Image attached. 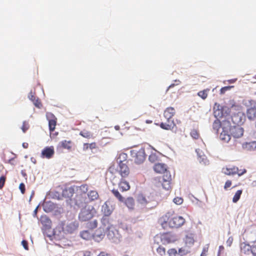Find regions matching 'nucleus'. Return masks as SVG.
I'll list each match as a JSON object with an SVG mask.
<instances>
[{
  "instance_id": "obj_1",
  "label": "nucleus",
  "mask_w": 256,
  "mask_h": 256,
  "mask_svg": "<svg viewBox=\"0 0 256 256\" xmlns=\"http://www.w3.org/2000/svg\"><path fill=\"white\" fill-rule=\"evenodd\" d=\"M242 109L240 105L232 102L230 108L227 106H222L220 104L215 102L213 107L214 114L216 118H220L230 114L232 110L240 111Z\"/></svg>"
},
{
  "instance_id": "obj_2",
  "label": "nucleus",
  "mask_w": 256,
  "mask_h": 256,
  "mask_svg": "<svg viewBox=\"0 0 256 256\" xmlns=\"http://www.w3.org/2000/svg\"><path fill=\"white\" fill-rule=\"evenodd\" d=\"M163 222L162 226L164 227L168 224L170 227L172 228H178L182 226L185 222V220L181 216H177L167 213L162 218Z\"/></svg>"
},
{
  "instance_id": "obj_3",
  "label": "nucleus",
  "mask_w": 256,
  "mask_h": 256,
  "mask_svg": "<svg viewBox=\"0 0 256 256\" xmlns=\"http://www.w3.org/2000/svg\"><path fill=\"white\" fill-rule=\"evenodd\" d=\"M176 114V110L172 107L167 108L164 111V116L166 120V122H162L160 124V127L166 130H171L176 126L174 120L173 116Z\"/></svg>"
},
{
  "instance_id": "obj_4",
  "label": "nucleus",
  "mask_w": 256,
  "mask_h": 256,
  "mask_svg": "<svg viewBox=\"0 0 256 256\" xmlns=\"http://www.w3.org/2000/svg\"><path fill=\"white\" fill-rule=\"evenodd\" d=\"M96 212V210L93 206L86 205L81 210L78 214V219L82 222L88 221L93 218Z\"/></svg>"
},
{
  "instance_id": "obj_5",
  "label": "nucleus",
  "mask_w": 256,
  "mask_h": 256,
  "mask_svg": "<svg viewBox=\"0 0 256 256\" xmlns=\"http://www.w3.org/2000/svg\"><path fill=\"white\" fill-rule=\"evenodd\" d=\"M74 193V189L72 188H65L58 186L56 188V190L54 192L53 197L60 199L62 197L70 198Z\"/></svg>"
},
{
  "instance_id": "obj_6",
  "label": "nucleus",
  "mask_w": 256,
  "mask_h": 256,
  "mask_svg": "<svg viewBox=\"0 0 256 256\" xmlns=\"http://www.w3.org/2000/svg\"><path fill=\"white\" fill-rule=\"evenodd\" d=\"M112 192L114 196L118 199L120 202H124L126 206L130 209H134V200L132 198H128L125 200H124V198L120 194L118 190L113 189L112 190Z\"/></svg>"
},
{
  "instance_id": "obj_7",
  "label": "nucleus",
  "mask_w": 256,
  "mask_h": 256,
  "mask_svg": "<svg viewBox=\"0 0 256 256\" xmlns=\"http://www.w3.org/2000/svg\"><path fill=\"white\" fill-rule=\"evenodd\" d=\"M160 240L162 244L166 245L176 242L177 240V238L173 234L166 232L157 235L155 237V240Z\"/></svg>"
},
{
  "instance_id": "obj_8",
  "label": "nucleus",
  "mask_w": 256,
  "mask_h": 256,
  "mask_svg": "<svg viewBox=\"0 0 256 256\" xmlns=\"http://www.w3.org/2000/svg\"><path fill=\"white\" fill-rule=\"evenodd\" d=\"M102 228H104L107 230V235L109 238H112L114 235L112 229L114 227L110 223V220L108 216H104L102 218Z\"/></svg>"
},
{
  "instance_id": "obj_9",
  "label": "nucleus",
  "mask_w": 256,
  "mask_h": 256,
  "mask_svg": "<svg viewBox=\"0 0 256 256\" xmlns=\"http://www.w3.org/2000/svg\"><path fill=\"white\" fill-rule=\"evenodd\" d=\"M118 170L122 178L128 177L130 174V168L124 161H120L119 162Z\"/></svg>"
},
{
  "instance_id": "obj_10",
  "label": "nucleus",
  "mask_w": 256,
  "mask_h": 256,
  "mask_svg": "<svg viewBox=\"0 0 256 256\" xmlns=\"http://www.w3.org/2000/svg\"><path fill=\"white\" fill-rule=\"evenodd\" d=\"M250 108L247 109L246 116L250 120H254L256 118V101L251 100L248 101Z\"/></svg>"
},
{
  "instance_id": "obj_11",
  "label": "nucleus",
  "mask_w": 256,
  "mask_h": 256,
  "mask_svg": "<svg viewBox=\"0 0 256 256\" xmlns=\"http://www.w3.org/2000/svg\"><path fill=\"white\" fill-rule=\"evenodd\" d=\"M132 154L136 163L141 164L146 159V155L144 148H141L137 151L134 150Z\"/></svg>"
},
{
  "instance_id": "obj_12",
  "label": "nucleus",
  "mask_w": 256,
  "mask_h": 256,
  "mask_svg": "<svg viewBox=\"0 0 256 256\" xmlns=\"http://www.w3.org/2000/svg\"><path fill=\"white\" fill-rule=\"evenodd\" d=\"M223 170L224 174L228 176L234 175L236 174H238V176H242L246 172L245 169L242 170H239L238 168L235 166L230 168H224Z\"/></svg>"
},
{
  "instance_id": "obj_13",
  "label": "nucleus",
  "mask_w": 256,
  "mask_h": 256,
  "mask_svg": "<svg viewBox=\"0 0 256 256\" xmlns=\"http://www.w3.org/2000/svg\"><path fill=\"white\" fill-rule=\"evenodd\" d=\"M183 241L184 242V245L190 249V248L194 246L195 242L194 234H187L184 238Z\"/></svg>"
},
{
  "instance_id": "obj_14",
  "label": "nucleus",
  "mask_w": 256,
  "mask_h": 256,
  "mask_svg": "<svg viewBox=\"0 0 256 256\" xmlns=\"http://www.w3.org/2000/svg\"><path fill=\"white\" fill-rule=\"evenodd\" d=\"M106 232H107L106 230L100 226L93 234V238L96 240L100 241L104 238Z\"/></svg>"
},
{
  "instance_id": "obj_15",
  "label": "nucleus",
  "mask_w": 256,
  "mask_h": 256,
  "mask_svg": "<svg viewBox=\"0 0 256 256\" xmlns=\"http://www.w3.org/2000/svg\"><path fill=\"white\" fill-rule=\"evenodd\" d=\"M40 222L42 225V230L45 236H48L47 230H48V217L46 216H42L40 220Z\"/></svg>"
},
{
  "instance_id": "obj_16",
  "label": "nucleus",
  "mask_w": 256,
  "mask_h": 256,
  "mask_svg": "<svg viewBox=\"0 0 256 256\" xmlns=\"http://www.w3.org/2000/svg\"><path fill=\"white\" fill-rule=\"evenodd\" d=\"M230 134L235 138H239L243 136L244 129L240 126H234L231 129Z\"/></svg>"
},
{
  "instance_id": "obj_17",
  "label": "nucleus",
  "mask_w": 256,
  "mask_h": 256,
  "mask_svg": "<svg viewBox=\"0 0 256 256\" xmlns=\"http://www.w3.org/2000/svg\"><path fill=\"white\" fill-rule=\"evenodd\" d=\"M172 180V177L170 174H168L166 172L163 176L162 186L166 190H168L170 188V181Z\"/></svg>"
},
{
  "instance_id": "obj_18",
  "label": "nucleus",
  "mask_w": 256,
  "mask_h": 256,
  "mask_svg": "<svg viewBox=\"0 0 256 256\" xmlns=\"http://www.w3.org/2000/svg\"><path fill=\"white\" fill-rule=\"evenodd\" d=\"M86 200L87 198L84 194H78L74 198L75 204L79 207L82 206L84 204L87 202Z\"/></svg>"
},
{
  "instance_id": "obj_19",
  "label": "nucleus",
  "mask_w": 256,
  "mask_h": 256,
  "mask_svg": "<svg viewBox=\"0 0 256 256\" xmlns=\"http://www.w3.org/2000/svg\"><path fill=\"white\" fill-rule=\"evenodd\" d=\"M56 122V118L53 114H49V130L50 132L54 131Z\"/></svg>"
},
{
  "instance_id": "obj_20",
  "label": "nucleus",
  "mask_w": 256,
  "mask_h": 256,
  "mask_svg": "<svg viewBox=\"0 0 256 256\" xmlns=\"http://www.w3.org/2000/svg\"><path fill=\"white\" fill-rule=\"evenodd\" d=\"M130 185L129 183L122 178L121 180L118 183V188L122 192L128 191L130 189Z\"/></svg>"
},
{
  "instance_id": "obj_21",
  "label": "nucleus",
  "mask_w": 256,
  "mask_h": 256,
  "mask_svg": "<svg viewBox=\"0 0 256 256\" xmlns=\"http://www.w3.org/2000/svg\"><path fill=\"white\" fill-rule=\"evenodd\" d=\"M154 170L157 173H164L166 172L167 166L164 164L158 163L154 164Z\"/></svg>"
},
{
  "instance_id": "obj_22",
  "label": "nucleus",
  "mask_w": 256,
  "mask_h": 256,
  "mask_svg": "<svg viewBox=\"0 0 256 256\" xmlns=\"http://www.w3.org/2000/svg\"><path fill=\"white\" fill-rule=\"evenodd\" d=\"M28 98L36 107L40 108V106H42L41 102H40L38 98L36 97V92H33L32 90H31L28 94Z\"/></svg>"
},
{
  "instance_id": "obj_23",
  "label": "nucleus",
  "mask_w": 256,
  "mask_h": 256,
  "mask_svg": "<svg viewBox=\"0 0 256 256\" xmlns=\"http://www.w3.org/2000/svg\"><path fill=\"white\" fill-rule=\"evenodd\" d=\"M78 223L77 221L75 220L68 224L66 227V230L68 232L72 233L78 228Z\"/></svg>"
},
{
  "instance_id": "obj_24",
  "label": "nucleus",
  "mask_w": 256,
  "mask_h": 256,
  "mask_svg": "<svg viewBox=\"0 0 256 256\" xmlns=\"http://www.w3.org/2000/svg\"><path fill=\"white\" fill-rule=\"evenodd\" d=\"M102 210L104 213V216H108L112 214L113 209L109 206L108 202H106L102 206Z\"/></svg>"
},
{
  "instance_id": "obj_25",
  "label": "nucleus",
  "mask_w": 256,
  "mask_h": 256,
  "mask_svg": "<svg viewBox=\"0 0 256 256\" xmlns=\"http://www.w3.org/2000/svg\"><path fill=\"white\" fill-rule=\"evenodd\" d=\"M232 126H230V123L228 120H223L222 122V131L228 132H231Z\"/></svg>"
},
{
  "instance_id": "obj_26",
  "label": "nucleus",
  "mask_w": 256,
  "mask_h": 256,
  "mask_svg": "<svg viewBox=\"0 0 256 256\" xmlns=\"http://www.w3.org/2000/svg\"><path fill=\"white\" fill-rule=\"evenodd\" d=\"M230 132H225L224 131H222L220 133V138L221 140H223L224 142H228L230 140Z\"/></svg>"
},
{
  "instance_id": "obj_27",
  "label": "nucleus",
  "mask_w": 256,
  "mask_h": 256,
  "mask_svg": "<svg viewBox=\"0 0 256 256\" xmlns=\"http://www.w3.org/2000/svg\"><path fill=\"white\" fill-rule=\"evenodd\" d=\"M88 198L90 201H94L98 199L99 196L96 190H90L88 194Z\"/></svg>"
},
{
  "instance_id": "obj_28",
  "label": "nucleus",
  "mask_w": 256,
  "mask_h": 256,
  "mask_svg": "<svg viewBox=\"0 0 256 256\" xmlns=\"http://www.w3.org/2000/svg\"><path fill=\"white\" fill-rule=\"evenodd\" d=\"M98 148L96 143L95 142H92L90 144L84 143L83 144V150L84 151H86L88 149L93 150L96 148Z\"/></svg>"
},
{
  "instance_id": "obj_29",
  "label": "nucleus",
  "mask_w": 256,
  "mask_h": 256,
  "mask_svg": "<svg viewBox=\"0 0 256 256\" xmlns=\"http://www.w3.org/2000/svg\"><path fill=\"white\" fill-rule=\"evenodd\" d=\"M80 236L84 240H88L93 236V234L90 232L88 230H83L80 233Z\"/></svg>"
},
{
  "instance_id": "obj_30",
  "label": "nucleus",
  "mask_w": 256,
  "mask_h": 256,
  "mask_svg": "<svg viewBox=\"0 0 256 256\" xmlns=\"http://www.w3.org/2000/svg\"><path fill=\"white\" fill-rule=\"evenodd\" d=\"M61 146L65 149L70 150L72 146V142L70 140H63L60 142Z\"/></svg>"
},
{
  "instance_id": "obj_31",
  "label": "nucleus",
  "mask_w": 256,
  "mask_h": 256,
  "mask_svg": "<svg viewBox=\"0 0 256 256\" xmlns=\"http://www.w3.org/2000/svg\"><path fill=\"white\" fill-rule=\"evenodd\" d=\"M189 252H190V249L184 245V246L178 249V254L182 256L187 254Z\"/></svg>"
},
{
  "instance_id": "obj_32",
  "label": "nucleus",
  "mask_w": 256,
  "mask_h": 256,
  "mask_svg": "<svg viewBox=\"0 0 256 256\" xmlns=\"http://www.w3.org/2000/svg\"><path fill=\"white\" fill-rule=\"evenodd\" d=\"M80 134L84 138H93V134L90 131L84 130L80 132Z\"/></svg>"
},
{
  "instance_id": "obj_33",
  "label": "nucleus",
  "mask_w": 256,
  "mask_h": 256,
  "mask_svg": "<svg viewBox=\"0 0 256 256\" xmlns=\"http://www.w3.org/2000/svg\"><path fill=\"white\" fill-rule=\"evenodd\" d=\"M212 127L214 130L216 131V132H218L219 129L222 128V122L218 120V118H216V120L212 124Z\"/></svg>"
},
{
  "instance_id": "obj_34",
  "label": "nucleus",
  "mask_w": 256,
  "mask_h": 256,
  "mask_svg": "<svg viewBox=\"0 0 256 256\" xmlns=\"http://www.w3.org/2000/svg\"><path fill=\"white\" fill-rule=\"evenodd\" d=\"M210 91V89L206 88L203 90L200 91L198 93V95L200 97L202 100H205L208 96V92Z\"/></svg>"
},
{
  "instance_id": "obj_35",
  "label": "nucleus",
  "mask_w": 256,
  "mask_h": 256,
  "mask_svg": "<svg viewBox=\"0 0 256 256\" xmlns=\"http://www.w3.org/2000/svg\"><path fill=\"white\" fill-rule=\"evenodd\" d=\"M242 252L246 254L251 252V246L250 244H244L241 248Z\"/></svg>"
},
{
  "instance_id": "obj_36",
  "label": "nucleus",
  "mask_w": 256,
  "mask_h": 256,
  "mask_svg": "<svg viewBox=\"0 0 256 256\" xmlns=\"http://www.w3.org/2000/svg\"><path fill=\"white\" fill-rule=\"evenodd\" d=\"M242 190H238L235 193V194L234 195L233 198H232V202L234 203H236L238 202V200H240L241 194H242Z\"/></svg>"
},
{
  "instance_id": "obj_37",
  "label": "nucleus",
  "mask_w": 256,
  "mask_h": 256,
  "mask_svg": "<svg viewBox=\"0 0 256 256\" xmlns=\"http://www.w3.org/2000/svg\"><path fill=\"white\" fill-rule=\"evenodd\" d=\"M138 201L142 204H146L150 200H148L143 195H140L138 197Z\"/></svg>"
},
{
  "instance_id": "obj_38",
  "label": "nucleus",
  "mask_w": 256,
  "mask_h": 256,
  "mask_svg": "<svg viewBox=\"0 0 256 256\" xmlns=\"http://www.w3.org/2000/svg\"><path fill=\"white\" fill-rule=\"evenodd\" d=\"M156 252L160 256H163L166 254V248L162 246H159L156 248Z\"/></svg>"
},
{
  "instance_id": "obj_39",
  "label": "nucleus",
  "mask_w": 256,
  "mask_h": 256,
  "mask_svg": "<svg viewBox=\"0 0 256 256\" xmlns=\"http://www.w3.org/2000/svg\"><path fill=\"white\" fill-rule=\"evenodd\" d=\"M167 253L168 256H178V253L177 250L174 248H172L169 249Z\"/></svg>"
},
{
  "instance_id": "obj_40",
  "label": "nucleus",
  "mask_w": 256,
  "mask_h": 256,
  "mask_svg": "<svg viewBox=\"0 0 256 256\" xmlns=\"http://www.w3.org/2000/svg\"><path fill=\"white\" fill-rule=\"evenodd\" d=\"M191 136L194 139H198L200 136V134L196 130L193 129L190 132Z\"/></svg>"
},
{
  "instance_id": "obj_41",
  "label": "nucleus",
  "mask_w": 256,
  "mask_h": 256,
  "mask_svg": "<svg viewBox=\"0 0 256 256\" xmlns=\"http://www.w3.org/2000/svg\"><path fill=\"white\" fill-rule=\"evenodd\" d=\"M251 253L254 256H256V240L252 242L251 244Z\"/></svg>"
},
{
  "instance_id": "obj_42",
  "label": "nucleus",
  "mask_w": 256,
  "mask_h": 256,
  "mask_svg": "<svg viewBox=\"0 0 256 256\" xmlns=\"http://www.w3.org/2000/svg\"><path fill=\"white\" fill-rule=\"evenodd\" d=\"M30 128V125L28 124V122L27 121H24L22 123V126L21 128L23 132H26V130L29 129Z\"/></svg>"
},
{
  "instance_id": "obj_43",
  "label": "nucleus",
  "mask_w": 256,
  "mask_h": 256,
  "mask_svg": "<svg viewBox=\"0 0 256 256\" xmlns=\"http://www.w3.org/2000/svg\"><path fill=\"white\" fill-rule=\"evenodd\" d=\"M98 226V222L96 220H94L90 222L88 224V227L91 229H94Z\"/></svg>"
},
{
  "instance_id": "obj_44",
  "label": "nucleus",
  "mask_w": 256,
  "mask_h": 256,
  "mask_svg": "<svg viewBox=\"0 0 256 256\" xmlns=\"http://www.w3.org/2000/svg\"><path fill=\"white\" fill-rule=\"evenodd\" d=\"M41 157L42 158H48V147H46L42 151L41 154Z\"/></svg>"
},
{
  "instance_id": "obj_45",
  "label": "nucleus",
  "mask_w": 256,
  "mask_h": 256,
  "mask_svg": "<svg viewBox=\"0 0 256 256\" xmlns=\"http://www.w3.org/2000/svg\"><path fill=\"white\" fill-rule=\"evenodd\" d=\"M6 180V176H2L0 177V189H2L4 184Z\"/></svg>"
},
{
  "instance_id": "obj_46",
  "label": "nucleus",
  "mask_w": 256,
  "mask_h": 256,
  "mask_svg": "<svg viewBox=\"0 0 256 256\" xmlns=\"http://www.w3.org/2000/svg\"><path fill=\"white\" fill-rule=\"evenodd\" d=\"M183 198L180 197H176L174 198L173 202L176 204H180L183 202Z\"/></svg>"
},
{
  "instance_id": "obj_47",
  "label": "nucleus",
  "mask_w": 256,
  "mask_h": 256,
  "mask_svg": "<svg viewBox=\"0 0 256 256\" xmlns=\"http://www.w3.org/2000/svg\"><path fill=\"white\" fill-rule=\"evenodd\" d=\"M233 86H226L221 88L220 90V94H224L226 91L230 90Z\"/></svg>"
},
{
  "instance_id": "obj_48",
  "label": "nucleus",
  "mask_w": 256,
  "mask_h": 256,
  "mask_svg": "<svg viewBox=\"0 0 256 256\" xmlns=\"http://www.w3.org/2000/svg\"><path fill=\"white\" fill-rule=\"evenodd\" d=\"M208 250V246L207 245L203 248L200 256H206Z\"/></svg>"
},
{
  "instance_id": "obj_49",
  "label": "nucleus",
  "mask_w": 256,
  "mask_h": 256,
  "mask_svg": "<svg viewBox=\"0 0 256 256\" xmlns=\"http://www.w3.org/2000/svg\"><path fill=\"white\" fill-rule=\"evenodd\" d=\"M80 253L82 254V256H92L91 252L89 250L81 251Z\"/></svg>"
},
{
  "instance_id": "obj_50",
  "label": "nucleus",
  "mask_w": 256,
  "mask_h": 256,
  "mask_svg": "<svg viewBox=\"0 0 256 256\" xmlns=\"http://www.w3.org/2000/svg\"><path fill=\"white\" fill-rule=\"evenodd\" d=\"M232 184V181L230 180H228L224 184V189L225 190H227L228 188H230Z\"/></svg>"
},
{
  "instance_id": "obj_51",
  "label": "nucleus",
  "mask_w": 256,
  "mask_h": 256,
  "mask_svg": "<svg viewBox=\"0 0 256 256\" xmlns=\"http://www.w3.org/2000/svg\"><path fill=\"white\" fill-rule=\"evenodd\" d=\"M19 188L22 194L25 192V185L24 183H20V184Z\"/></svg>"
},
{
  "instance_id": "obj_52",
  "label": "nucleus",
  "mask_w": 256,
  "mask_h": 256,
  "mask_svg": "<svg viewBox=\"0 0 256 256\" xmlns=\"http://www.w3.org/2000/svg\"><path fill=\"white\" fill-rule=\"evenodd\" d=\"M45 203H46V202H44L42 204V205H40V204L38 206H36V209L34 210V214H36L38 208L39 207H42H42H43V208H44V210L45 212H47V210H46V208H45V205H44V204H45Z\"/></svg>"
},
{
  "instance_id": "obj_53",
  "label": "nucleus",
  "mask_w": 256,
  "mask_h": 256,
  "mask_svg": "<svg viewBox=\"0 0 256 256\" xmlns=\"http://www.w3.org/2000/svg\"><path fill=\"white\" fill-rule=\"evenodd\" d=\"M54 154V149L53 146H50L49 147L48 149V156L49 158H51V156Z\"/></svg>"
},
{
  "instance_id": "obj_54",
  "label": "nucleus",
  "mask_w": 256,
  "mask_h": 256,
  "mask_svg": "<svg viewBox=\"0 0 256 256\" xmlns=\"http://www.w3.org/2000/svg\"><path fill=\"white\" fill-rule=\"evenodd\" d=\"M22 244L25 250H28V242L26 240H23L22 242Z\"/></svg>"
},
{
  "instance_id": "obj_55",
  "label": "nucleus",
  "mask_w": 256,
  "mask_h": 256,
  "mask_svg": "<svg viewBox=\"0 0 256 256\" xmlns=\"http://www.w3.org/2000/svg\"><path fill=\"white\" fill-rule=\"evenodd\" d=\"M156 159V158L155 154H151L149 156V160L152 162H154Z\"/></svg>"
},
{
  "instance_id": "obj_56",
  "label": "nucleus",
  "mask_w": 256,
  "mask_h": 256,
  "mask_svg": "<svg viewBox=\"0 0 256 256\" xmlns=\"http://www.w3.org/2000/svg\"><path fill=\"white\" fill-rule=\"evenodd\" d=\"M224 253V247L222 246H219L218 254H222Z\"/></svg>"
},
{
  "instance_id": "obj_57",
  "label": "nucleus",
  "mask_w": 256,
  "mask_h": 256,
  "mask_svg": "<svg viewBox=\"0 0 256 256\" xmlns=\"http://www.w3.org/2000/svg\"><path fill=\"white\" fill-rule=\"evenodd\" d=\"M175 82H176L177 83L176 84H171L168 88L167 90H168L169 88H173L174 86L179 84L180 82L179 80H176Z\"/></svg>"
},
{
  "instance_id": "obj_58",
  "label": "nucleus",
  "mask_w": 256,
  "mask_h": 256,
  "mask_svg": "<svg viewBox=\"0 0 256 256\" xmlns=\"http://www.w3.org/2000/svg\"><path fill=\"white\" fill-rule=\"evenodd\" d=\"M233 239L232 238L230 237L227 240L226 244L228 246H230L232 242Z\"/></svg>"
},
{
  "instance_id": "obj_59",
  "label": "nucleus",
  "mask_w": 256,
  "mask_h": 256,
  "mask_svg": "<svg viewBox=\"0 0 256 256\" xmlns=\"http://www.w3.org/2000/svg\"><path fill=\"white\" fill-rule=\"evenodd\" d=\"M98 256H111L110 254L106 253L105 252H100Z\"/></svg>"
},
{
  "instance_id": "obj_60",
  "label": "nucleus",
  "mask_w": 256,
  "mask_h": 256,
  "mask_svg": "<svg viewBox=\"0 0 256 256\" xmlns=\"http://www.w3.org/2000/svg\"><path fill=\"white\" fill-rule=\"evenodd\" d=\"M22 146L24 148H27L28 146V144L27 142H23L22 143Z\"/></svg>"
},
{
  "instance_id": "obj_61",
  "label": "nucleus",
  "mask_w": 256,
  "mask_h": 256,
  "mask_svg": "<svg viewBox=\"0 0 256 256\" xmlns=\"http://www.w3.org/2000/svg\"><path fill=\"white\" fill-rule=\"evenodd\" d=\"M109 170H110V172H112V173H114V170H115V168H114V166H110V169H109Z\"/></svg>"
},
{
  "instance_id": "obj_62",
  "label": "nucleus",
  "mask_w": 256,
  "mask_h": 256,
  "mask_svg": "<svg viewBox=\"0 0 256 256\" xmlns=\"http://www.w3.org/2000/svg\"><path fill=\"white\" fill-rule=\"evenodd\" d=\"M54 206L53 204L52 205L50 204L49 206V208H48L49 212L52 211L51 208H52V207H54Z\"/></svg>"
},
{
  "instance_id": "obj_63",
  "label": "nucleus",
  "mask_w": 256,
  "mask_h": 256,
  "mask_svg": "<svg viewBox=\"0 0 256 256\" xmlns=\"http://www.w3.org/2000/svg\"><path fill=\"white\" fill-rule=\"evenodd\" d=\"M218 256H226L225 254H218Z\"/></svg>"
},
{
  "instance_id": "obj_64",
  "label": "nucleus",
  "mask_w": 256,
  "mask_h": 256,
  "mask_svg": "<svg viewBox=\"0 0 256 256\" xmlns=\"http://www.w3.org/2000/svg\"><path fill=\"white\" fill-rule=\"evenodd\" d=\"M252 79L253 80H256V74H255L254 76L252 78Z\"/></svg>"
}]
</instances>
